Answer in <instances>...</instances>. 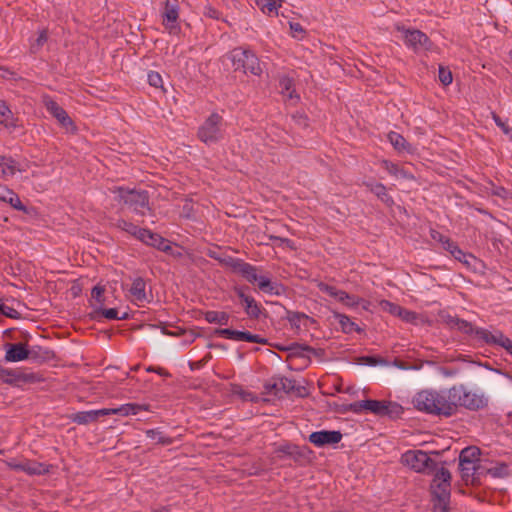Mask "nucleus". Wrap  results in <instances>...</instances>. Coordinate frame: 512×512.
Wrapping results in <instances>:
<instances>
[{
    "label": "nucleus",
    "instance_id": "17",
    "mask_svg": "<svg viewBox=\"0 0 512 512\" xmlns=\"http://www.w3.org/2000/svg\"><path fill=\"white\" fill-rule=\"evenodd\" d=\"M0 178L13 177L17 172H24L26 168L12 157L4 156L0 162Z\"/></svg>",
    "mask_w": 512,
    "mask_h": 512
},
{
    "label": "nucleus",
    "instance_id": "15",
    "mask_svg": "<svg viewBox=\"0 0 512 512\" xmlns=\"http://www.w3.org/2000/svg\"><path fill=\"white\" fill-rule=\"evenodd\" d=\"M342 434L340 431L321 430L313 432L309 435V441L317 447L326 445H334L341 441Z\"/></svg>",
    "mask_w": 512,
    "mask_h": 512
},
{
    "label": "nucleus",
    "instance_id": "58",
    "mask_svg": "<svg viewBox=\"0 0 512 512\" xmlns=\"http://www.w3.org/2000/svg\"><path fill=\"white\" fill-rule=\"evenodd\" d=\"M173 249H174V245L169 243L168 245H166V248L163 249V252L171 255V252L173 251Z\"/></svg>",
    "mask_w": 512,
    "mask_h": 512
},
{
    "label": "nucleus",
    "instance_id": "27",
    "mask_svg": "<svg viewBox=\"0 0 512 512\" xmlns=\"http://www.w3.org/2000/svg\"><path fill=\"white\" fill-rule=\"evenodd\" d=\"M205 319L209 323L227 325L229 322V315L222 311H207L205 313Z\"/></svg>",
    "mask_w": 512,
    "mask_h": 512
},
{
    "label": "nucleus",
    "instance_id": "47",
    "mask_svg": "<svg viewBox=\"0 0 512 512\" xmlns=\"http://www.w3.org/2000/svg\"><path fill=\"white\" fill-rule=\"evenodd\" d=\"M48 39L47 32L45 30H42L37 39L35 40V43L32 44L33 49L40 48Z\"/></svg>",
    "mask_w": 512,
    "mask_h": 512
},
{
    "label": "nucleus",
    "instance_id": "38",
    "mask_svg": "<svg viewBox=\"0 0 512 512\" xmlns=\"http://www.w3.org/2000/svg\"><path fill=\"white\" fill-rule=\"evenodd\" d=\"M397 317L407 323H416L418 315L416 312L400 307Z\"/></svg>",
    "mask_w": 512,
    "mask_h": 512
},
{
    "label": "nucleus",
    "instance_id": "43",
    "mask_svg": "<svg viewBox=\"0 0 512 512\" xmlns=\"http://www.w3.org/2000/svg\"><path fill=\"white\" fill-rule=\"evenodd\" d=\"M452 79L453 78H452L451 71L446 69V68H444V67H442V66H440L439 67V80H440V82L443 85L447 86V85L451 84Z\"/></svg>",
    "mask_w": 512,
    "mask_h": 512
},
{
    "label": "nucleus",
    "instance_id": "51",
    "mask_svg": "<svg viewBox=\"0 0 512 512\" xmlns=\"http://www.w3.org/2000/svg\"><path fill=\"white\" fill-rule=\"evenodd\" d=\"M2 313L7 316V317H10V318H16V310H14L13 308L9 307V306H6V305H2L0 307Z\"/></svg>",
    "mask_w": 512,
    "mask_h": 512
},
{
    "label": "nucleus",
    "instance_id": "60",
    "mask_svg": "<svg viewBox=\"0 0 512 512\" xmlns=\"http://www.w3.org/2000/svg\"><path fill=\"white\" fill-rule=\"evenodd\" d=\"M303 317H305V316L297 314V315L293 316V318H291L290 321L295 322L296 320H300V318H303Z\"/></svg>",
    "mask_w": 512,
    "mask_h": 512
},
{
    "label": "nucleus",
    "instance_id": "22",
    "mask_svg": "<svg viewBox=\"0 0 512 512\" xmlns=\"http://www.w3.org/2000/svg\"><path fill=\"white\" fill-rule=\"evenodd\" d=\"M388 140L391 143V145L398 151V152H407V153H413L414 149L413 147L406 141V139L397 132H390L388 134Z\"/></svg>",
    "mask_w": 512,
    "mask_h": 512
},
{
    "label": "nucleus",
    "instance_id": "14",
    "mask_svg": "<svg viewBox=\"0 0 512 512\" xmlns=\"http://www.w3.org/2000/svg\"><path fill=\"white\" fill-rule=\"evenodd\" d=\"M318 287L321 292L326 293L328 296L334 298L336 301L349 308H354L362 302V299L354 295H350L343 290H339L334 286L325 283H319Z\"/></svg>",
    "mask_w": 512,
    "mask_h": 512
},
{
    "label": "nucleus",
    "instance_id": "36",
    "mask_svg": "<svg viewBox=\"0 0 512 512\" xmlns=\"http://www.w3.org/2000/svg\"><path fill=\"white\" fill-rule=\"evenodd\" d=\"M451 255L467 266H471L472 262L475 260L471 254L463 252L459 247L455 251H452Z\"/></svg>",
    "mask_w": 512,
    "mask_h": 512
},
{
    "label": "nucleus",
    "instance_id": "13",
    "mask_svg": "<svg viewBox=\"0 0 512 512\" xmlns=\"http://www.w3.org/2000/svg\"><path fill=\"white\" fill-rule=\"evenodd\" d=\"M43 103L47 111L57 119L59 124L65 128L69 132H73L75 130V126L67 112L52 98L45 96L43 98Z\"/></svg>",
    "mask_w": 512,
    "mask_h": 512
},
{
    "label": "nucleus",
    "instance_id": "61",
    "mask_svg": "<svg viewBox=\"0 0 512 512\" xmlns=\"http://www.w3.org/2000/svg\"><path fill=\"white\" fill-rule=\"evenodd\" d=\"M3 369H4V367H1V366H0V380H1V381H2V379H3Z\"/></svg>",
    "mask_w": 512,
    "mask_h": 512
},
{
    "label": "nucleus",
    "instance_id": "4",
    "mask_svg": "<svg viewBox=\"0 0 512 512\" xmlns=\"http://www.w3.org/2000/svg\"><path fill=\"white\" fill-rule=\"evenodd\" d=\"M452 415L458 407L469 410H479L487 405V398L482 392L467 390L463 385L450 388Z\"/></svg>",
    "mask_w": 512,
    "mask_h": 512
},
{
    "label": "nucleus",
    "instance_id": "46",
    "mask_svg": "<svg viewBox=\"0 0 512 512\" xmlns=\"http://www.w3.org/2000/svg\"><path fill=\"white\" fill-rule=\"evenodd\" d=\"M290 29L293 37L301 39L305 33L304 28L298 22H290Z\"/></svg>",
    "mask_w": 512,
    "mask_h": 512
},
{
    "label": "nucleus",
    "instance_id": "54",
    "mask_svg": "<svg viewBox=\"0 0 512 512\" xmlns=\"http://www.w3.org/2000/svg\"><path fill=\"white\" fill-rule=\"evenodd\" d=\"M169 243L170 242L168 240L161 237L160 239H158V242L154 248H157L158 250L163 251V249H165L166 245H168Z\"/></svg>",
    "mask_w": 512,
    "mask_h": 512
},
{
    "label": "nucleus",
    "instance_id": "11",
    "mask_svg": "<svg viewBox=\"0 0 512 512\" xmlns=\"http://www.w3.org/2000/svg\"><path fill=\"white\" fill-rule=\"evenodd\" d=\"M396 29L401 34V39L404 41L405 45L414 52H426L432 49V42L422 31L405 28L400 25H397Z\"/></svg>",
    "mask_w": 512,
    "mask_h": 512
},
{
    "label": "nucleus",
    "instance_id": "40",
    "mask_svg": "<svg viewBox=\"0 0 512 512\" xmlns=\"http://www.w3.org/2000/svg\"><path fill=\"white\" fill-rule=\"evenodd\" d=\"M239 332L240 331H238V330L224 328V329H218L216 331V334L218 336L224 337L226 339L238 341L239 340Z\"/></svg>",
    "mask_w": 512,
    "mask_h": 512
},
{
    "label": "nucleus",
    "instance_id": "39",
    "mask_svg": "<svg viewBox=\"0 0 512 512\" xmlns=\"http://www.w3.org/2000/svg\"><path fill=\"white\" fill-rule=\"evenodd\" d=\"M274 388L277 391H284L289 393L294 388V384L287 378H280L277 382L274 383Z\"/></svg>",
    "mask_w": 512,
    "mask_h": 512
},
{
    "label": "nucleus",
    "instance_id": "59",
    "mask_svg": "<svg viewBox=\"0 0 512 512\" xmlns=\"http://www.w3.org/2000/svg\"><path fill=\"white\" fill-rule=\"evenodd\" d=\"M503 348L512 356V340L510 339V345H504Z\"/></svg>",
    "mask_w": 512,
    "mask_h": 512
},
{
    "label": "nucleus",
    "instance_id": "21",
    "mask_svg": "<svg viewBox=\"0 0 512 512\" xmlns=\"http://www.w3.org/2000/svg\"><path fill=\"white\" fill-rule=\"evenodd\" d=\"M178 19V6L175 2L166 0L163 12V23L167 28H174Z\"/></svg>",
    "mask_w": 512,
    "mask_h": 512
},
{
    "label": "nucleus",
    "instance_id": "53",
    "mask_svg": "<svg viewBox=\"0 0 512 512\" xmlns=\"http://www.w3.org/2000/svg\"><path fill=\"white\" fill-rule=\"evenodd\" d=\"M169 243L170 242L168 240L161 237L160 239H158V242L154 248H157L158 250L163 251V249H165L166 245H168Z\"/></svg>",
    "mask_w": 512,
    "mask_h": 512
},
{
    "label": "nucleus",
    "instance_id": "16",
    "mask_svg": "<svg viewBox=\"0 0 512 512\" xmlns=\"http://www.w3.org/2000/svg\"><path fill=\"white\" fill-rule=\"evenodd\" d=\"M4 348L6 362H20L30 357V351L24 343H7Z\"/></svg>",
    "mask_w": 512,
    "mask_h": 512
},
{
    "label": "nucleus",
    "instance_id": "26",
    "mask_svg": "<svg viewBox=\"0 0 512 512\" xmlns=\"http://www.w3.org/2000/svg\"><path fill=\"white\" fill-rule=\"evenodd\" d=\"M370 191L374 193L382 202H384L387 205H390L393 203L392 198L388 195L386 191V187L381 183H370L367 184Z\"/></svg>",
    "mask_w": 512,
    "mask_h": 512
},
{
    "label": "nucleus",
    "instance_id": "32",
    "mask_svg": "<svg viewBox=\"0 0 512 512\" xmlns=\"http://www.w3.org/2000/svg\"><path fill=\"white\" fill-rule=\"evenodd\" d=\"M21 380H24V375L20 372L8 368L3 369V382L7 384H15Z\"/></svg>",
    "mask_w": 512,
    "mask_h": 512
},
{
    "label": "nucleus",
    "instance_id": "63",
    "mask_svg": "<svg viewBox=\"0 0 512 512\" xmlns=\"http://www.w3.org/2000/svg\"><path fill=\"white\" fill-rule=\"evenodd\" d=\"M153 512H168L166 509H162V510H155Z\"/></svg>",
    "mask_w": 512,
    "mask_h": 512
},
{
    "label": "nucleus",
    "instance_id": "18",
    "mask_svg": "<svg viewBox=\"0 0 512 512\" xmlns=\"http://www.w3.org/2000/svg\"><path fill=\"white\" fill-rule=\"evenodd\" d=\"M477 335L488 344H494L501 347L505 344L510 345V339L500 331L491 332L486 329H480L477 331Z\"/></svg>",
    "mask_w": 512,
    "mask_h": 512
},
{
    "label": "nucleus",
    "instance_id": "20",
    "mask_svg": "<svg viewBox=\"0 0 512 512\" xmlns=\"http://www.w3.org/2000/svg\"><path fill=\"white\" fill-rule=\"evenodd\" d=\"M236 293L244 304L246 313L252 318H258L261 313V308L255 299L246 295L241 288L236 289Z\"/></svg>",
    "mask_w": 512,
    "mask_h": 512
},
{
    "label": "nucleus",
    "instance_id": "64",
    "mask_svg": "<svg viewBox=\"0 0 512 512\" xmlns=\"http://www.w3.org/2000/svg\"><path fill=\"white\" fill-rule=\"evenodd\" d=\"M369 364H375V361L373 359H369Z\"/></svg>",
    "mask_w": 512,
    "mask_h": 512
},
{
    "label": "nucleus",
    "instance_id": "50",
    "mask_svg": "<svg viewBox=\"0 0 512 512\" xmlns=\"http://www.w3.org/2000/svg\"><path fill=\"white\" fill-rule=\"evenodd\" d=\"M442 247L451 254L452 251H455L458 248V245L448 238L447 240H443Z\"/></svg>",
    "mask_w": 512,
    "mask_h": 512
},
{
    "label": "nucleus",
    "instance_id": "10",
    "mask_svg": "<svg viewBox=\"0 0 512 512\" xmlns=\"http://www.w3.org/2000/svg\"><path fill=\"white\" fill-rule=\"evenodd\" d=\"M401 462L418 473H430L436 469V462L422 450H408L401 456Z\"/></svg>",
    "mask_w": 512,
    "mask_h": 512
},
{
    "label": "nucleus",
    "instance_id": "9",
    "mask_svg": "<svg viewBox=\"0 0 512 512\" xmlns=\"http://www.w3.org/2000/svg\"><path fill=\"white\" fill-rule=\"evenodd\" d=\"M435 475L431 483V494L438 501L439 506L445 508L450 498L451 474L444 468L435 469Z\"/></svg>",
    "mask_w": 512,
    "mask_h": 512
},
{
    "label": "nucleus",
    "instance_id": "12",
    "mask_svg": "<svg viewBox=\"0 0 512 512\" xmlns=\"http://www.w3.org/2000/svg\"><path fill=\"white\" fill-rule=\"evenodd\" d=\"M198 138L205 144L216 143L222 138V117L211 114L198 129Z\"/></svg>",
    "mask_w": 512,
    "mask_h": 512
},
{
    "label": "nucleus",
    "instance_id": "37",
    "mask_svg": "<svg viewBox=\"0 0 512 512\" xmlns=\"http://www.w3.org/2000/svg\"><path fill=\"white\" fill-rule=\"evenodd\" d=\"M238 341H245V342H251V343H260L264 344L266 343V339L261 337L257 334H252L250 332L246 331H240L239 332V340Z\"/></svg>",
    "mask_w": 512,
    "mask_h": 512
},
{
    "label": "nucleus",
    "instance_id": "19",
    "mask_svg": "<svg viewBox=\"0 0 512 512\" xmlns=\"http://www.w3.org/2000/svg\"><path fill=\"white\" fill-rule=\"evenodd\" d=\"M131 299L135 303H143L147 301L146 283L143 278L137 277L133 280L129 289Z\"/></svg>",
    "mask_w": 512,
    "mask_h": 512
},
{
    "label": "nucleus",
    "instance_id": "23",
    "mask_svg": "<svg viewBox=\"0 0 512 512\" xmlns=\"http://www.w3.org/2000/svg\"><path fill=\"white\" fill-rule=\"evenodd\" d=\"M381 166L389 174H391L392 176H394L397 179H399V178H401V179H412L413 178V176L410 173H408L404 169L400 168L397 164H395V163H393L391 161L383 160L381 162Z\"/></svg>",
    "mask_w": 512,
    "mask_h": 512
},
{
    "label": "nucleus",
    "instance_id": "7",
    "mask_svg": "<svg viewBox=\"0 0 512 512\" xmlns=\"http://www.w3.org/2000/svg\"><path fill=\"white\" fill-rule=\"evenodd\" d=\"M111 192L115 200L123 202L134 212L145 215L149 211L148 195L144 191L128 190L123 187H113Z\"/></svg>",
    "mask_w": 512,
    "mask_h": 512
},
{
    "label": "nucleus",
    "instance_id": "33",
    "mask_svg": "<svg viewBox=\"0 0 512 512\" xmlns=\"http://www.w3.org/2000/svg\"><path fill=\"white\" fill-rule=\"evenodd\" d=\"M15 468L23 470L31 475L42 474L43 472H45L43 465L32 462H26L20 465H16Z\"/></svg>",
    "mask_w": 512,
    "mask_h": 512
},
{
    "label": "nucleus",
    "instance_id": "24",
    "mask_svg": "<svg viewBox=\"0 0 512 512\" xmlns=\"http://www.w3.org/2000/svg\"><path fill=\"white\" fill-rule=\"evenodd\" d=\"M279 87L284 98L289 100H298L299 97L295 94L293 89V81L287 76H283L279 80Z\"/></svg>",
    "mask_w": 512,
    "mask_h": 512
},
{
    "label": "nucleus",
    "instance_id": "31",
    "mask_svg": "<svg viewBox=\"0 0 512 512\" xmlns=\"http://www.w3.org/2000/svg\"><path fill=\"white\" fill-rule=\"evenodd\" d=\"M104 288L102 286H95L91 292V305L95 310L102 307L104 304L103 300Z\"/></svg>",
    "mask_w": 512,
    "mask_h": 512
},
{
    "label": "nucleus",
    "instance_id": "48",
    "mask_svg": "<svg viewBox=\"0 0 512 512\" xmlns=\"http://www.w3.org/2000/svg\"><path fill=\"white\" fill-rule=\"evenodd\" d=\"M11 115L10 109L7 107L5 102L0 101V121H7L9 116Z\"/></svg>",
    "mask_w": 512,
    "mask_h": 512
},
{
    "label": "nucleus",
    "instance_id": "56",
    "mask_svg": "<svg viewBox=\"0 0 512 512\" xmlns=\"http://www.w3.org/2000/svg\"><path fill=\"white\" fill-rule=\"evenodd\" d=\"M271 239H274L276 241H280L281 243H284L286 245H290L291 241L289 239H286V238H281V237H271Z\"/></svg>",
    "mask_w": 512,
    "mask_h": 512
},
{
    "label": "nucleus",
    "instance_id": "57",
    "mask_svg": "<svg viewBox=\"0 0 512 512\" xmlns=\"http://www.w3.org/2000/svg\"><path fill=\"white\" fill-rule=\"evenodd\" d=\"M459 328L467 332L470 329V325L469 323L462 321Z\"/></svg>",
    "mask_w": 512,
    "mask_h": 512
},
{
    "label": "nucleus",
    "instance_id": "6",
    "mask_svg": "<svg viewBox=\"0 0 512 512\" xmlns=\"http://www.w3.org/2000/svg\"><path fill=\"white\" fill-rule=\"evenodd\" d=\"M351 409L355 413L362 411H369L376 416H389L391 418L399 417L403 408L396 402L391 401H379V400H361L351 405Z\"/></svg>",
    "mask_w": 512,
    "mask_h": 512
},
{
    "label": "nucleus",
    "instance_id": "45",
    "mask_svg": "<svg viewBox=\"0 0 512 512\" xmlns=\"http://www.w3.org/2000/svg\"><path fill=\"white\" fill-rule=\"evenodd\" d=\"M493 119L496 125L501 128L504 134L509 136L512 139V128H510L499 116L493 115Z\"/></svg>",
    "mask_w": 512,
    "mask_h": 512
},
{
    "label": "nucleus",
    "instance_id": "5",
    "mask_svg": "<svg viewBox=\"0 0 512 512\" xmlns=\"http://www.w3.org/2000/svg\"><path fill=\"white\" fill-rule=\"evenodd\" d=\"M227 58L231 61L235 71H242L245 74L250 73L255 76L262 73L258 57L250 49L234 48L227 54Z\"/></svg>",
    "mask_w": 512,
    "mask_h": 512
},
{
    "label": "nucleus",
    "instance_id": "49",
    "mask_svg": "<svg viewBox=\"0 0 512 512\" xmlns=\"http://www.w3.org/2000/svg\"><path fill=\"white\" fill-rule=\"evenodd\" d=\"M12 190H10L7 186L0 184V200L6 202L9 196L11 195Z\"/></svg>",
    "mask_w": 512,
    "mask_h": 512
},
{
    "label": "nucleus",
    "instance_id": "1",
    "mask_svg": "<svg viewBox=\"0 0 512 512\" xmlns=\"http://www.w3.org/2000/svg\"><path fill=\"white\" fill-rule=\"evenodd\" d=\"M449 389L436 390H422L415 394L412 403L414 407L422 412L433 415H452L451 396Z\"/></svg>",
    "mask_w": 512,
    "mask_h": 512
},
{
    "label": "nucleus",
    "instance_id": "44",
    "mask_svg": "<svg viewBox=\"0 0 512 512\" xmlns=\"http://www.w3.org/2000/svg\"><path fill=\"white\" fill-rule=\"evenodd\" d=\"M12 207H14L17 210L24 211L25 206L22 204L21 200L19 199L18 195L12 191L11 195L7 199V201Z\"/></svg>",
    "mask_w": 512,
    "mask_h": 512
},
{
    "label": "nucleus",
    "instance_id": "34",
    "mask_svg": "<svg viewBox=\"0 0 512 512\" xmlns=\"http://www.w3.org/2000/svg\"><path fill=\"white\" fill-rule=\"evenodd\" d=\"M95 313L97 315H101L109 320H115V319L122 320V319H126L128 316L127 313H124L122 316H119L118 311L115 308L103 309L102 307H100L97 310H95Z\"/></svg>",
    "mask_w": 512,
    "mask_h": 512
},
{
    "label": "nucleus",
    "instance_id": "52",
    "mask_svg": "<svg viewBox=\"0 0 512 512\" xmlns=\"http://www.w3.org/2000/svg\"><path fill=\"white\" fill-rule=\"evenodd\" d=\"M431 237L433 240L440 242L443 245V240H447L448 238L443 236L438 231L432 230L431 231Z\"/></svg>",
    "mask_w": 512,
    "mask_h": 512
},
{
    "label": "nucleus",
    "instance_id": "28",
    "mask_svg": "<svg viewBox=\"0 0 512 512\" xmlns=\"http://www.w3.org/2000/svg\"><path fill=\"white\" fill-rule=\"evenodd\" d=\"M257 6L265 14L277 13V9L281 7L282 0H256Z\"/></svg>",
    "mask_w": 512,
    "mask_h": 512
},
{
    "label": "nucleus",
    "instance_id": "25",
    "mask_svg": "<svg viewBox=\"0 0 512 512\" xmlns=\"http://www.w3.org/2000/svg\"><path fill=\"white\" fill-rule=\"evenodd\" d=\"M334 318L338 321L344 333H352L360 330L358 326L345 314L335 312Z\"/></svg>",
    "mask_w": 512,
    "mask_h": 512
},
{
    "label": "nucleus",
    "instance_id": "3",
    "mask_svg": "<svg viewBox=\"0 0 512 512\" xmlns=\"http://www.w3.org/2000/svg\"><path fill=\"white\" fill-rule=\"evenodd\" d=\"M142 410H147V406L127 403L116 408H103L98 410L80 411L71 415V420L79 425H87L96 422L99 417L107 415L129 416L136 415Z\"/></svg>",
    "mask_w": 512,
    "mask_h": 512
},
{
    "label": "nucleus",
    "instance_id": "55",
    "mask_svg": "<svg viewBox=\"0 0 512 512\" xmlns=\"http://www.w3.org/2000/svg\"><path fill=\"white\" fill-rule=\"evenodd\" d=\"M171 255L175 258H181L183 255L182 248L178 247L177 245H174V249L171 252Z\"/></svg>",
    "mask_w": 512,
    "mask_h": 512
},
{
    "label": "nucleus",
    "instance_id": "42",
    "mask_svg": "<svg viewBox=\"0 0 512 512\" xmlns=\"http://www.w3.org/2000/svg\"><path fill=\"white\" fill-rule=\"evenodd\" d=\"M147 79H148V83L155 88L162 86V83H163L162 77L156 71H150L147 75Z\"/></svg>",
    "mask_w": 512,
    "mask_h": 512
},
{
    "label": "nucleus",
    "instance_id": "41",
    "mask_svg": "<svg viewBox=\"0 0 512 512\" xmlns=\"http://www.w3.org/2000/svg\"><path fill=\"white\" fill-rule=\"evenodd\" d=\"M380 307L382 308V310H384L394 316H397L401 306H399L395 303H392L388 300H382L380 302Z\"/></svg>",
    "mask_w": 512,
    "mask_h": 512
},
{
    "label": "nucleus",
    "instance_id": "62",
    "mask_svg": "<svg viewBox=\"0 0 512 512\" xmlns=\"http://www.w3.org/2000/svg\"><path fill=\"white\" fill-rule=\"evenodd\" d=\"M6 126L16 127V125H15L14 123H12V122H11V123H8V122H7V123H6Z\"/></svg>",
    "mask_w": 512,
    "mask_h": 512
},
{
    "label": "nucleus",
    "instance_id": "8",
    "mask_svg": "<svg viewBox=\"0 0 512 512\" xmlns=\"http://www.w3.org/2000/svg\"><path fill=\"white\" fill-rule=\"evenodd\" d=\"M480 450L471 446L464 448L459 455V467L462 479L468 483H473L477 479L479 469Z\"/></svg>",
    "mask_w": 512,
    "mask_h": 512
},
{
    "label": "nucleus",
    "instance_id": "2",
    "mask_svg": "<svg viewBox=\"0 0 512 512\" xmlns=\"http://www.w3.org/2000/svg\"><path fill=\"white\" fill-rule=\"evenodd\" d=\"M232 266L249 283L256 284L266 294L279 296L285 292L283 285L278 282H272L267 276L259 274L256 266L242 260L234 261Z\"/></svg>",
    "mask_w": 512,
    "mask_h": 512
},
{
    "label": "nucleus",
    "instance_id": "35",
    "mask_svg": "<svg viewBox=\"0 0 512 512\" xmlns=\"http://www.w3.org/2000/svg\"><path fill=\"white\" fill-rule=\"evenodd\" d=\"M141 235L140 241L152 247H155L158 239L161 238L159 234L153 233L148 229H144V231L141 232Z\"/></svg>",
    "mask_w": 512,
    "mask_h": 512
},
{
    "label": "nucleus",
    "instance_id": "30",
    "mask_svg": "<svg viewBox=\"0 0 512 512\" xmlns=\"http://www.w3.org/2000/svg\"><path fill=\"white\" fill-rule=\"evenodd\" d=\"M145 433L149 439L158 444L169 445L172 443V439L164 435L159 429H149Z\"/></svg>",
    "mask_w": 512,
    "mask_h": 512
},
{
    "label": "nucleus",
    "instance_id": "29",
    "mask_svg": "<svg viewBox=\"0 0 512 512\" xmlns=\"http://www.w3.org/2000/svg\"><path fill=\"white\" fill-rule=\"evenodd\" d=\"M118 227L122 229L123 231L127 232L128 234L134 236L138 240L141 238V232L144 231L145 228H140L136 226L135 224L128 222L126 220H119L118 221Z\"/></svg>",
    "mask_w": 512,
    "mask_h": 512
}]
</instances>
